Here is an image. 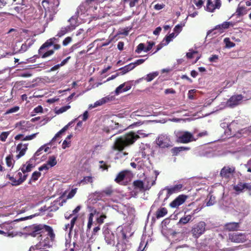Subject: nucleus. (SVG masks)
I'll use <instances>...</instances> for the list:
<instances>
[{
  "instance_id": "nucleus-40",
  "label": "nucleus",
  "mask_w": 251,
  "mask_h": 251,
  "mask_svg": "<svg viewBox=\"0 0 251 251\" xmlns=\"http://www.w3.org/2000/svg\"><path fill=\"white\" fill-rule=\"evenodd\" d=\"M6 163L8 167H13V159L11 155H9L6 157Z\"/></svg>"
},
{
  "instance_id": "nucleus-2",
  "label": "nucleus",
  "mask_w": 251,
  "mask_h": 251,
  "mask_svg": "<svg viewBox=\"0 0 251 251\" xmlns=\"http://www.w3.org/2000/svg\"><path fill=\"white\" fill-rule=\"evenodd\" d=\"M28 234L35 237L39 234L47 232V235L51 242H53L55 238V234L52 227L44 224H33L26 227Z\"/></svg>"
},
{
  "instance_id": "nucleus-37",
  "label": "nucleus",
  "mask_w": 251,
  "mask_h": 251,
  "mask_svg": "<svg viewBox=\"0 0 251 251\" xmlns=\"http://www.w3.org/2000/svg\"><path fill=\"white\" fill-rule=\"evenodd\" d=\"M177 36L176 34H175V33H172L170 34L169 35H167L165 37L164 40H165V44H168L170 42H171L172 39L176 37Z\"/></svg>"
},
{
  "instance_id": "nucleus-22",
  "label": "nucleus",
  "mask_w": 251,
  "mask_h": 251,
  "mask_svg": "<svg viewBox=\"0 0 251 251\" xmlns=\"http://www.w3.org/2000/svg\"><path fill=\"white\" fill-rule=\"evenodd\" d=\"M225 228L228 231H235L238 230L239 227V223L231 222L225 225Z\"/></svg>"
},
{
  "instance_id": "nucleus-12",
  "label": "nucleus",
  "mask_w": 251,
  "mask_h": 251,
  "mask_svg": "<svg viewBox=\"0 0 251 251\" xmlns=\"http://www.w3.org/2000/svg\"><path fill=\"white\" fill-rule=\"evenodd\" d=\"M235 170L233 167L225 166L222 169L220 175L223 178L227 179L235 172Z\"/></svg>"
},
{
  "instance_id": "nucleus-47",
  "label": "nucleus",
  "mask_w": 251,
  "mask_h": 251,
  "mask_svg": "<svg viewBox=\"0 0 251 251\" xmlns=\"http://www.w3.org/2000/svg\"><path fill=\"white\" fill-rule=\"evenodd\" d=\"M30 45H27L26 43L23 44L21 46V49L19 50L18 52H24L26 51L27 49L30 47Z\"/></svg>"
},
{
  "instance_id": "nucleus-11",
  "label": "nucleus",
  "mask_w": 251,
  "mask_h": 251,
  "mask_svg": "<svg viewBox=\"0 0 251 251\" xmlns=\"http://www.w3.org/2000/svg\"><path fill=\"white\" fill-rule=\"evenodd\" d=\"M17 176L19 177L18 179L15 177H10V181L12 182L11 184L13 186H18L24 182L27 177V174H24L22 172H18Z\"/></svg>"
},
{
  "instance_id": "nucleus-32",
  "label": "nucleus",
  "mask_w": 251,
  "mask_h": 251,
  "mask_svg": "<svg viewBox=\"0 0 251 251\" xmlns=\"http://www.w3.org/2000/svg\"><path fill=\"white\" fill-rule=\"evenodd\" d=\"M41 174L40 172H38V171L34 172L32 173L31 178L30 179V180L28 181V184H31L32 181H35L37 180H38V179L41 176Z\"/></svg>"
},
{
  "instance_id": "nucleus-56",
  "label": "nucleus",
  "mask_w": 251,
  "mask_h": 251,
  "mask_svg": "<svg viewBox=\"0 0 251 251\" xmlns=\"http://www.w3.org/2000/svg\"><path fill=\"white\" fill-rule=\"evenodd\" d=\"M54 53V50H48L45 52L42 55V58H46Z\"/></svg>"
},
{
  "instance_id": "nucleus-3",
  "label": "nucleus",
  "mask_w": 251,
  "mask_h": 251,
  "mask_svg": "<svg viewBox=\"0 0 251 251\" xmlns=\"http://www.w3.org/2000/svg\"><path fill=\"white\" fill-rule=\"evenodd\" d=\"M206 223L203 221H200L195 224L192 228L191 232L194 238L198 239L206 231Z\"/></svg>"
},
{
  "instance_id": "nucleus-10",
  "label": "nucleus",
  "mask_w": 251,
  "mask_h": 251,
  "mask_svg": "<svg viewBox=\"0 0 251 251\" xmlns=\"http://www.w3.org/2000/svg\"><path fill=\"white\" fill-rule=\"evenodd\" d=\"M233 189L237 192L238 194L242 193L244 190L251 191V184L239 182L237 185L233 186Z\"/></svg>"
},
{
  "instance_id": "nucleus-43",
  "label": "nucleus",
  "mask_w": 251,
  "mask_h": 251,
  "mask_svg": "<svg viewBox=\"0 0 251 251\" xmlns=\"http://www.w3.org/2000/svg\"><path fill=\"white\" fill-rule=\"evenodd\" d=\"M70 108H71V106L70 105H66V106L61 107L60 108H59L58 110L56 111V113L58 114L62 113L66 111L67 110H68Z\"/></svg>"
},
{
  "instance_id": "nucleus-55",
  "label": "nucleus",
  "mask_w": 251,
  "mask_h": 251,
  "mask_svg": "<svg viewBox=\"0 0 251 251\" xmlns=\"http://www.w3.org/2000/svg\"><path fill=\"white\" fill-rule=\"evenodd\" d=\"M77 219V216H75L71 220L70 224L68 225V226H70V230H72L73 229Z\"/></svg>"
},
{
  "instance_id": "nucleus-62",
  "label": "nucleus",
  "mask_w": 251,
  "mask_h": 251,
  "mask_svg": "<svg viewBox=\"0 0 251 251\" xmlns=\"http://www.w3.org/2000/svg\"><path fill=\"white\" fill-rule=\"evenodd\" d=\"M214 203H215V197H212V196H210L209 200L207 202V206L212 205L214 204Z\"/></svg>"
},
{
  "instance_id": "nucleus-61",
  "label": "nucleus",
  "mask_w": 251,
  "mask_h": 251,
  "mask_svg": "<svg viewBox=\"0 0 251 251\" xmlns=\"http://www.w3.org/2000/svg\"><path fill=\"white\" fill-rule=\"evenodd\" d=\"M164 40L160 43L159 44H158L156 47V50L154 51L153 53H155L157 52L158 50H161L164 46L167 45V44H165V43H163Z\"/></svg>"
},
{
  "instance_id": "nucleus-21",
  "label": "nucleus",
  "mask_w": 251,
  "mask_h": 251,
  "mask_svg": "<svg viewBox=\"0 0 251 251\" xmlns=\"http://www.w3.org/2000/svg\"><path fill=\"white\" fill-rule=\"evenodd\" d=\"M56 40V38L55 37L51 38L49 40H48L45 43H44L40 48L38 52L39 53L42 52V50L46 48L50 47L53 45L54 41Z\"/></svg>"
},
{
  "instance_id": "nucleus-41",
  "label": "nucleus",
  "mask_w": 251,
  "mask_h": 251,
  "mask_svg": "<svg viewBox=\"0 0 251 251\" xmlns=\"http://www.w3.org/2000/svg\"><path fill=\"white\" fill-rule=\"evenodd\" d=\"M145 49V45L143 43H140L137 47L136 49L135 50V52L137 53H140L142 50L144 51Z\"/></svg>"
},
{
  "instance_id": "nucleus-6",
  "label": "nucleus",
  "mask_w": 251,
  "mask_h": 251,
  "mask_svg": "<svg viewBox=\"0 0 251 251\" xmlns=\"http://www.w3.org/2000/svg\"><path fill=\"white\" fill-rule=\"evenodd\" d=\"M221 1L216 0H207L205 10L209 12H214L216 9H219L221 7Z\"/></svg>"
},
{
  "instance_id": "nucleus-4",
  "label": "nucleus",
  "mask_w": 251,
  "mask_h": 251,
  "mask_svg": "<svg viewBox=\"0 0 251 251\" xmlns=\"http://www.w3.org/2000/svg\"><path fill=\"white\" fill-rule=\"evenodd\" d=\"M157 145L160 148H169L172 146L170 138L167 135H160L156 140Z\"/></svg>"
},
{
  "instance_id": "nucleus-46",
  "label": "nucleus",
  "mask_w": 251,
  "mask_h": 251,
  "mask_svg": "<svg viewBox=\"0 0 251 251\" xmlns=\"http://www.w3.org/2000/svg\"><path fill=\"white\" fill-rule=\"evenodd\" d=\"M49 149L48 147H46L45 146H42L35 153L34 155L35 156H38L40 155L41 152L44 150V151L45 152H47Z\"/></svg>"
},
{
  "instance_id": "nucleus-30",
  "label": "nucleus",
  "mask_w": 251,
  "mask_h": 251,
  "mask_svg": "<svg viewBox=\"0 0 251 251\" xmlns=\"http://www.w3.org/2000/svg\"><path fill=\"white\" fill-rule=\"evenodd\" d=\"M113 193V190L111 186L106 188L104 190L100 192V195L102 196H110Z\"/></svg>"
},
{
  "instance_id": "nucleus-58",
  "label": "nucleus",
  "mask_w": 251,
  "mask_h": 251,
  "mask_svg": "<svg viewBox=\"0 0 251 251\" xmlns=\"http://www.w3.org/2000/svg\"><path fill=\"white\" fill-rule=\"evenodd\" d=\"M198 53L197 51L191 50L186 54V56L188 58L191 59L193 57V55Z\"/></svg>"
},
{
  "instance_id": "nucleus-31",
  "label": "nucleus",
  "mask_w": 251,
  "mask_h": 251,
  "mask_svg": "<svg viewBox=\"0 0 251 251\" xmlns=\"http://www.w3.org/2000/svg\"><path fill=\"white\" fill-rule=\"evenodd\" d=\"M93 182V177L91 176H88L84 177L83 179L78 182V184L80 185L81 184H82L83 185H84L87 184L88 183L92 184Z\"/></svg>"
},
{
  "instance_id": "nucleus-36",
  "label": "nucleus",
  "mask_w": 251,
  "mask_h": 251,
  "mask_svg": "<svg viewBox=\"0 0 251 251\" xmlns=\"http://www.w3.org/2000/svg\"><path fill=\"white\" fill-rule=\"evenodd\" d=\"M158 75L157 72H154L153 73L149 74L147 75L145 80L148 82H150L156 76Z\"/></svg>"
},
{
  "instance_id": "nucleus-38",
  "label": "nucleus",
  "mask_w": 251,
  "mask_h": 251,
  "mask_svg": "<svg viewBox=\"0 0 251 251\" xmlns=\"http://www.w3.org/2000/svg\"><path fill=\"white\" fill-rule=\"evenodd\" d=\"M108 100L109 99L108 98H103L101 99V100H99L97 101L95 103L94 107L101 105L105 103L108 101Z\"/></svg>"
},
{
  "instance_id": "nucleus-28",
  "label": "nucleus",
  "mask_w": 251,
  "mask_h": 251,
  "mask_svg": "<svg viewBox=\"0 0 251 251\" xmlns=\"http://www.w3.org/2000/svg\"><path fill=\"white\" fill-rule=\"evenodd\" d=\"M247 13V10L246 8L244 6H240L239 5L238 6L236 11V15L238 16H243Z\"/></svg>"
},
{
  "instance_id": "nucleus-42",
  "label": "nucleus",
  "mask_w": 251,
  "mask_h": 251,
  "mask_svg": "<svg viewBox=\"0 0 251 251\" xmlns=\"http://www.w3.org/2000/svg\"><path fill=\"white\" fill-rule=\"evenodd\" d=\"M99 163L100 164V168L102 169L103 170H108V168L110 167V165H107L103 161H99Z\"/></svg>"
},
{
  "instance_id": "nucleus-25",
  "label": "nucleus",
  "mask_w": 251,
  "mask_h": 251,
  "mask_svg": "<svg viewBox=\"0 0 251 251\" xmlns=\"http://www.w3.org/2000/svg\"><path fill=\"white\" fill-rule=\"evenodd\" d=\"M168 213L167 209L165 207H161L157 209L156 212V217L159 219L165 216Z\"/></svg>"
},
{
  "instance_id": "nucleus-27",
  "label": "nucleus",
  "mask_w": 251,
  "mask_h": 251,
  "mask_svg": "<svg viewBox=\"0 0 251 251\" xmlns=\"http://www.w3.org/2000/svg\"><path fill=\"white\" fill-rule=\"evenodd\" d=\"M105 240L108 245H114L115 244V237L113 233H108L105 236Z\"/></svg>"
},
{
  "instance_id": "nucleus-16",
  "label": "nucleus",
  "mask_w": 251,
  "mask_h": 251,
  "mask_svg": "<svg viewBox=\"0 0 251 251\" xmlns=\"http://www.w3.org/2000/svg\"><path fill=\"white\" fill-rule=\"evenodd\" d=\"M16 221H13L11 222L5 223L2 225L1 228L6 230L4 231L6 234H7L8 235H10L13 234L12 230L15 227V222Z\"/></svg>"
},
{
  "instance_id": "nucleus-50",
  "label": "nucleus",
  "mask_w": 251,
  "mask_h": 251,
  "mask_svg": "<svg viewBox=\"0 0 251 251\" xmlns=\"http://www.w3.org/2000/svg\"><path fill=\"white\" fill-rule=\"evenodd\" d=\"M106 218L105 214L101 215L99 217L97 218V222L99 225H101L104 223V220Z\"/></svg>"
},
{
  "instance_id": "nucleus-18",
  "label": "nucleus",
  "mask_w": 251,
  "mask_h": 251,
  "mask_svg": "<svg viewBox=\"0 0 251 251\" xmlns=\"http://www.w3.org/2000/svg\"><path fill=\"white\" fill-rule=\"evenodd\" d=\"M195 211L194 210L190 214L188 215H186L187 211H185L184 215L179 219L178 224L184 225L190 222L193 221L192 217L196 213Z\"/></svg>"
},
{
  "instance_id": "nucleus-24",
  "label": "nucleus",
  "mask_w": 251,
  "mask_h": 251,
  "mask_svg": "<svg viewBox=\"0 0 251 251\" xmlns=\"http://www.w3.org/2000/svg\"><path fill=\"white\" fill-rule=\"evenodd\" d=\"M127 173L128 171L126 170L120 172L119 173H118L116 177L115 178V181L117 183H120L122 181L124 180Z\"/></svg>"
},
{
  "instance_id": "nucleus-63",
  "label": "nucleus",
  "mask_w": 251,
  "mask_h": 251,
  "mask_svg": "<svg viewBox=\"0 0 251 251\" xmlns=\"http://www.w3.org/2000/svg\"><path fill=\"white\" fill-rule=\"evenodd\" d=\"M218 59V55L214 54L212 55L209 58V60L211 62H215L216 60Z\"/></svg>"
},
{
  "instance_id": "nucleus-17",
  "label": "nucleus",
  "mask_w": 251,
  "mask_h": 251,
  "mask_svg": "<svg viewBox=\"0 0 251 251\" xmlns=\"http://www.w3.org/2000/svg\"><path fill=\"white\" fill-rule=\"evenodd\" d=\"M28 144H19L16 147V151H19V153L16 155V158L19 159L24 156L27 150Z\"/></svg>"
},
{
  "instance_id": "nucleus-1",
  "label": "nucleus",
  "mask_w": 251,
  "mask_h": 251,
  "mask_svg": "<svg viewBox=\"0 0 251 251\" xmlns=\"http://www.w3.org/2000/svg\"><path fill=\"white\" fill-rule=\"evenodd\" d=\"M140 136L134 132H130L117 138L113 146V149L119 151H123L127 146L133 144Z\"/></svg>"
},
{
  "instance_id": "nucleus-44",
  "label": "nucleus",
  "mask_w": 251,
  "mask_h": 251,
  "mask_svg": "<svg viewBox=\"0 0 251 251\" xmlns=\"http://www.w3.org/2000/svg\"><path fill=\"white\" fill-rule=\"evenodd\" d=\"M93 214H89L88 217V222L87 224V229H90L93 224Z\"/></svg>"
},
{
  "instance_id": "nucleus-7",
  "label": "nucleus",
  "mask_w": 251,
  "mask_h": 251,
  "mask_svg": "<svg viewBox=\"0 0 251 251\" xmlns=\"http://www.w3.org/2000/svg\"><path fill=\"white\" fill-rule=\"evenodd\" d=\"M187 198V195H180L170 203V206L172 208H177L184 203Z\"/></svg>"
},
{
  "instance_id": "nucleus-54",
  "label": "nucleus",
  "mask_w": 251,
  "mask_h": 251,
  "mask_svg": "<svg viewBox=\"0 0 251 251\" xmlns=\"http://www.w3.org/2000/svg\"><path fill=\"white\" fill-rule=\"evenodd\" d=\"M146 59H140L137 60L135 62L131 63V64H132L135 68L136 66L143 63Z\"/></svg>"
},
{
  "instance_id": "nucleus-59",
  "label": "nucleus",
  "mask_w": 251,
  "mask_h": 251,
  "mask_svg": "<svg viewBox=\"0 0 251 251\" xmlns=\"http://www.w3.org/2000/svg\"><path fill=\"white\" fill-rule=\"evenodd\" d=\"M76 188L72 189L68 194L67 198L71 199L73 198L76 192Z\"/></svg>"
},
{
  "instance_id": "nucleus-57",
  "label": "nucleus",
  "mask_w": 251,
  "mask_h": 251,
  "mask_svg": "<svg viewBox=\"0 0 251 251\" xmlns=\"http://www.w3.org/2000/svg\"><path fill=\"white\" fill-rule=\"evenodd\" d=\"M72 40V38L71 37H67L65 38L63 41V45L64 46H67Z\"/></svg>"
},
{
  "instance_id": "nucleus-48",
  "label": "nucleus",
  "mask_w": 251,
  "mask_h": 251,
  "mask_svg": "<svg viewBox=\"0 0 251 251\" xmlns=\"http://www.w3.org/2000/svg\"><path fill=\"white\" fill-rule=\"evenodd\" d=\"M19 109H20V107L18 106H14V107L8 109L6 111V112H5V114H10V113L16 112L17 111H18L19 110Z\"/></svg>"
},
{
  "instance_id": "nucleus-19",
  "label": "nucleus",
  "mask_w": 251,
  "mask_h": 251,
  "mask_svg": "<svg viewBox=\"0 0 251 251\" xmlns=\"http://www.w3.org/2000/svg\"><path fill=\"white\" fill-rule=\"evenodd\" d=\"M38 132H36L35 133L32 134L30 135L26 136L25 138H22L24 136L23 134H19L17 135L15 137V139L16 140H21L22 141H27V140H31L35 138L37 134H38Z\"/></svg>"
},
{
  "instance_id": "nucleus-53",
  "label": "nucleus",
  "mask_w": 251,
  "mask_h": 251,
  "mask_svg": "<svg viewBox=\"0 0 251 251\" xmlns=\"http://www.w3.org/2000/svg\"><path fill=\"white\" fill-rule=\"evenodd\" d=\"M148 243L147 242L145 245L144 241H141L140 243V245L137 251H144L146 247L147 246Z\"/></svg>"
},
{
  "instance_id": "nucleus-13",
  "label": "nucleus",
  "mask_w": 251,
  "mask_h": 251,
  "mask_svg": "<svg viewBox=\"0 0 251 251\" xmlns=\"http://www.w3.org/2000/svg\"><path fill=\"white\" fill-rule=\"evenodd\" d=\"M183 186L181 184H177L170 187H166L165 190L167 191V195L170 196L173 194L178 193L182 190Z\"/></svg>"
},
{
  "instance_id": "nucleus-8",
  "label": "nucleus",
  "mask_w": 251,
  "mask_h": 251,
  "mask_svg": "<svg viewBox=\"0 0 251 251\" xmlns=\"http://www.w3.org/2000/svg\"><path fill=\"white\" fill-rule=\"evenodd\" d=\"M230 25H232L231 23L229 22H225L222 24L216 25L214 28L209 30L207 32V35H209L215 30H218V33L220 34L222 33L225 31L226 29L228 28Z\"/></svg>"
},
{
  "instance_id": "nucleus-29",
  "label": "nucleus",
  "mask_w": 251,
  "mask_h": 251,
  "mask_svg": "<svg viewBox=\"0 0 251 251\" xmlns=\"http://www.w3.org/2000/svg\"><path fill=\"white\" fill-rule=\"evenodd\" d=\"M34 166L32 164L29 163L27 166L23 165L20 169L24 174H26V173L31 171V169Z\"/></svg>"
},
{
  "instance_id": "nucleus-33",
  "label": "nucleus",
  "mask_w": 251,
  "mask_h": 251,
  "mask_svg": "<svg viewBox=\"0 0 251 251\" xmlns=\"http://www.w3.org/2000/svg\"><path fill=\"white\" fill-rule=\"evenodd\" d=\"M47 163L50 167H52L56 165L57 164L56 157L53 155L50 156Z\"/></svg>"
},
{
  "instance_id": "nucleus-45",
  "label": "nucleus",
  "mask_w": 251,
  "mask_h": 251,
  "mask_svg": "<svg viewBox=\"0 0 251 251\" xmlns=\"http://www.w3.org/2000/svg\"><path fill=\"white\" fill-rule=\"evenodd\" d=\"M183 26L182 24H178L175 26L174 31L177 35L181 31Z\"/></svg>"
},
{
  "instance_id": "nucleus-39",
  "label": "nucleus",
  "mask_w": 251,
  "mask_h": 251,
  "mask_svg": "<svg viewBox=\"0 0 251 251\" xmlns=\"http://www.w3.org/2000/svg\"><path fill=\"white\" fill-rule=\"evenodd\" d=\"M224 42L226 43V47L227 48H232L235 46V44L230 41L229 39L226 38L224 39Z\"/></svg>"
},
{
  "instance_id": "nucleus-5",
  "label": "nucleus",
  "mask_w": 251,
  "mask_h": 251,
  "mask_svg": "<svg viewBox=\"0 0 251 251\" xmlns=\"http://www.w3.org/2000/svg\"><path fill=\"white\" fill-rule=\"evenodd\" d=\"M229 239L234 243H243L247 240L245 233L233 232L228 234Z\"/></svg>"
},
{
  "instance_id": "nucleus-52",
  "label": "nucleus",
  "mask_w": 251,
  "mask_h": 251,
  "mask_svg": "<svg viewBox=\"0 0 251 251\" xmlns=\"http://www.w3.org/2000/svg\"><path fill=\"white\" fill-rule=\"evenodd\" d=\"M193 2L199 8H201L203 4V0H193Z\"/></svg>"
},
{
  "instance_id": "nucleus-60",
  "label": "nucleus",
  "mask_w": 251,
  "mask_h": 251,
  "mask_svg": "<svg viewBox=\"0 0 251 251\" xmlns=\"http://www.w3.org/2000/svg\"><path fill=\"white\" fill-rule=\"evenodd\" d=\"M50 167L47 163V164H44L43 165L41 166L38 169H39V171H43V170H48L49 169Z\"/></svg>"
},
{
  "instance_id": "nucleus-64",
  "label": "nucleus",
  "mask_w": 251,
  "mask_h": 251,
  "mask_svg": "<svg viewBox=\"0 0 251 251\" xmlns=\"http://www.w3.org/2000/svg\"><path fill=\"white\" fill-rule=\"evenodd\" d=\"M70 144V142H68L67 140H65L62 144V148L65 149L67 147H69V145Z\"/></svg>"
},
{
  "instance_id": "nucleus-9",
  "label": "nucleus",
  "mask_w": 251,
  "mask_h": 251,
  "mask_svg": "<svg viewBox=\"0 0 251 251\" xmlns=\"http://www.w3.org/2000/svg\"><path fill=\"white\" fill-rule=\"evenodd\" d=\"M194 140L192 134L188 131H185L179 135L177 138V141L183 144L188 143Z\"/></svg>"
},
{
  "instance_id": "nucleus-20",
  "label": "nucleus",
  "mask_w": 251,
  "mask_h": 251,
  "mask_svg": "<svg viewBox=\"0 0 251 251\" xmlns=\"http://www.w3.org/2000/svg\"><path fill=\"white\" fill-rule=\"evenodd\" d=\"M242 98L243 97L241 95L233 96L229 99L228 102L231 105H236L239 104Z\"/></svg>"
},
{
  "instance_id": "nucleus-49",
  "label": "nucleus",
  "mask_w": 251,
  "mask_h": 251,
  "mask_svg": "<svg viewBox=\"0 0 251 251\" xmlns=\"http://www.w3.org/2000/svg\"><path fill=\"white\" fill-rule=\"evenodd\" d=\"M9 134V132L7 131V132H2L0 134V140L2 141V142H5L6 138H7L8 135Z\"/></svg>"
},
{
  "instance_id": "nucleus-35",
  "label": "nucleus",
  "mask_w": 251,
  "mask_h": 251,
  "mask_svg": "<svg viewBox=\"0 0 251 251\" xmlns=\"http://www.w3.org/2000/svg\"><path fill=\"white\" fill-rule=\"evenodd\" d=\"M28 122L25 121H21L19 123L17 124V127L19 126L20 129L23 131H27V129L26 128L25 125Z\"/></svg>"
},
{
  "instance_id": "nucleus-15",
  "label": "nucleus",
  "mask_w": 251,
  "mask_h": 251,
  "mask_svg": "<svg viewBox=\"0 0 251 251\" xmlns=\"http://www.w3.org/2000/svg\"><path fill=\"white\" fill-rule=\"evenodd\" d=\"M151 151V150L149 145L141 143L140 146L139 153L141 155L142 158H145L147 156H149Z\"/></svg>"
},
{
  "instance_id": "nucleus-23",
  "label": "nucleus",
  "mask_w": 251,
  "mask_h": 251,
  "mask_svg": "<svg viewBox=\"0 0 251 251\" xmlns=\"http://www.w3.org/2000/svg\"><path fill=\"white\" fill-rule=\"evenodd\" d=\"M134 69V66L132 64H129L123 67H122L119 69V70L120 71L119 73L120 75H123L130 71L133 70Z\"/></svg>"
},
{
  "instance_id": "nucleus-34",
  "label": "nucleus",
  "mask_w": 251,
  "mask_h": 251,
  "mask_svg": "<svg viewBox=\"0 0 251 251\" xmlns=\"http://www.w3.org/2000/svg\"><path fill=\"white\" fill-rule=\"evenodd\" d=\"M70 30V27L67 26L64 27H62L60 30L58 32L57 36L59 37H60L66 33H67Z\"/></svg>"
},
{
  "instance_id": "nucleus-26",
  "label": "nucleus",
  "mask_w": 251,
  "mask_h": 251,
  "mask_svg": "<svg viewBox=\"0 0 251 251\" xmlns=\"http://www.w3.org/2000/svg\"><path fill=\"white\" fill-rule=\"evenodd\" d=\"M133 186L134 189H138L140 191H142L144 188V184L143 181L136 180L133 181Z\"/></svg>"
},
{
  "instance_id": "nucleus-14",
  "label": "nucleus",
  "mask_w": 251,
  "mask_h": 251,
  "mask_svg": "<svg viewBox=\"0 0 251 251\" xmlns=\"http://www.w3.org/2000/svg\"><path fill=\"white\" fill-rule=\"evenodd\" d=\"M131 87L132 85L129 82H125L116 88L115 91V94L119 95L122 92H126L129 90Z\"/></svg>"
},
{
  "instance_id": "nucleus-51",
  "label": "nucleus",
  "mask_w": 251,
  "mask_h": 251,
  "mask_svg": "<svg viewBox=\"0 0 251 251\" xmlns=\"http://www.w3.org/2000/svg\"><path fill=\"white\" fill-rule=\"evenodd\" d=\"M155 45V43L153 41H148V46L145 48L144 50L145 52H148L150 51L152 48V47Z\"/></svg>"
}]
</instances>
